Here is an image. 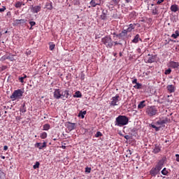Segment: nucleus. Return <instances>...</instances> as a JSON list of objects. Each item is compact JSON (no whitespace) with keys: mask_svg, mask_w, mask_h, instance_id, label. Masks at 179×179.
<instances>
[{"mask_svg":"<svg viewBox=\"0 0 179 179\" xmlns=\"http://www.w3.org/2000/svg\"><path fill=\"white\" fill-rule=\"evenodd\" d=\"M54 97L57 100L62 99V100H65L69 97V90H59L56 89L54 92Z\"/></svg>","mask_w":179,"mask_h":179,"instance_id":"f257e3e1","label":"nucleus"},{"mask_svg":"<svg viewBox=\"0 0 179 179\" xmlns=\"http://www.w3.org/2000/svg\"><path fill=\"white\" fill-rule=\"evenodd\" d=\"M129 122V118L125 115H119L115 118V127H124L128 125Z\"/></svg>","mask_w":179,"mask_h":179,"instance_id":"f03ea898","label":"nucleus"},{"mask_svg":"<svg viewBox=\"0 0 179 179\" xmlns=\"http://www.w3.org/2000/svg\"><path fill=\"white\" fill-rule=\"evenodd\" d=\"M24 93V91H23V90L18 89L13 92L10 96V99H11L12 101H15V100H20L22 99V97H23Z\"/></svg>","mask_w":179,"mask_h":179,"instance_id":"7ed1b4c3","label":"nucleus"},{"mask_svg":"<svg viewBox=\"0 0 179 179\" xmlns=\"http://www.w3.org/2000/svg\"><path fill=\"white\" fill-rule=\"evenodd\" d=\"M145 113L148 117H155V115H157L159 110H157V107L151 106H148Z\"/></svg>","mask_w":179,"mask_h":179,"instance_id":"20e7f679","label":"nucleus"},{"mask_svg":"<svg viewBox=\"0 0 179 179\" xmlns=\"http://www.w3.org/2000/svg\"><path fill=\"white\" fill-rule=\"evenodd\" d=\"M101 41L107 48H113V39L110 36H106L101 39Z\"/></svg>","mask_w":179,"mask_h":179,"instance_id":"39448f33","label":"nucleus"},{"mask_svg":"<svg viewBox=\"0 0 179 179\" xmlns=\"http://www.w3.org/2000/svg\"><path fill=\"white\" fill-rule=\"evenodd\" d=\"M111 101L110 103V106H118V101H120V95L119 94H116L115 96H113L111 99Z\"/></svg>","mask_w":179,"mask_h":179,"instance_id":"423d86ee","label":"nucleus"},{"mask_svg":"<svg viewBox=\"0 0 179 179\" xmlns=\"http://www.w3.org/2000/svg\"><path fill=\"white\" fill-rule=\"evenodd\" d=\"M145 61L146 64H153L156 61V55L148 54V57H145Z\"/></svg>","mask_w":179,"mask_h":179,"instance_id":"0eeeda50","label":"nucleus"},{"mask_svg":"<svg viewBox=\"0 0 179 179\" xmlns=\"http://www.w3.org/2000/svg\"><path fill=\"white\" fill-rule=\"evenodd\" d=\"M65 127L67 128V129L71 132V131H73L76 128V123H73L71 122H66L65 123Z\"/></svg>","mask_w":179,"mask_h":179,"instance_id":"6e6552de","label":"nucleus"},{"mask_svg":"<svg viewBox=\"0 0 179 179\" xmlns=\"http://www.w3.org/2000/svg\"><path fill=\"white\" fill-rule=\"evenodd\" d=\"M101 0H91V1L90 2V5H91L92 8H96L97 5H101Z\"/></svg>","mask_w":179,"mask_h":179,"instance_id":"1a4fd4ad","label":"nucleus"},{"mask_svg":"<svg viewBox=\"0 0 179 179\" xmlns=\"http://www.w3.org/2000/svg\"><path fill=\"white\" fill-rule=\"evenodd\" d=\"M159 173H160V171L157 169L156 166L155 168L151 169L150 171V174H151L152 177H156L157 174H159Z\"/></svg>","mask_w":179,"mask_h":179,"instance_id":"9d476101","label":"nucleus"},{"mask_svg":"<svg viewBox=\"0 0 179 179\" xmlns=\"http://www.w3.org/2000/svg\"><path fill=\"white\" fill-rule=\"evenodd\" d=\"M27 22V20L21 19V20H15L14 26H19V24H24Z\"/></svg>","mask_w":179,"mask_h":179,"instance_id":"9b49d317","label":"nucleus"},{"mask_svg":"<svg viewBox=\"0 0 179 179\" xmlns=\"http://www.w3.org/2000/svg\"><path fill=\"white\" fill-rule=\"evenodd\" d=\"M139 41H142V39L141 38V36L137 34L131 41V43L134 44H138Z\"/></svg>","mask_w":179,"mask_h":179,"instance_id":"f8f14e48","label":"nucleus"},{"mask_svg":"<svg viewBox=\"0 0 179 179\" xmlns=\"http://www.w3.org/2000/svg\"><path fill=\"white\" fill-rule=\"evenodd\" d=\"M128 35V31H127V29H124L122 31L121 33H120L119 34L116 35V37H118L119 38H122L123 37H126V36Z\"/></svg>","mask_w":179,"mask_h":179,"instance_id":"ddd939ff","label":"nucleus"},{"mask_svg":"<svg viewBox=\"0 0 179 179\" xmlns=\"http://www.w3.org/2000/svg\"><path fill=\"white\" fill-rule=\"evenodd\" d=\"M36 148H38V149L41 150V149H44V148H47V143L43 142V143H37L35 145Z\"/></svg>","mask_w":179,"mask_h":179,"instance_id":"4468645a","label":"nucleus"},{"mask_svg":"<svg viewBox=\"0 0 179 179\" xmlns=\"http://www.w3.org/2000/svg\"><path fill=\"white\" fill-rule=\"evenodd\" d=\"M31 10L33 13H38V12L41 10V6H32Z\"/></svg>","mask_w":179,"mask_h":179,"instance_id":"2eb2a0df","label":"nucleus"},{"mask_svg":"<svg viewBox=\"0 0 179 179\" xmlns=\"http://www.w3.org/2000/svg\"><path fill=\"white\" fill-rule=\"evenodd\" d=\"M169 66H170V68H173V69H176V68H178L179 62L171 61V62H169Z\"/></svg>","mask_w":179,"mask_h":179,"instance_id":"dca6fc26","label":"nucleus"},{"mask_svg":"<svg viewBox=\"0 0 179 179\" xmlns=\"http://www.w3.org/2000/svg\"><path fill=\"white\" fill-rule=\"evenodd\" d=\"M166 89L169 93H174L176 92V87L173 85H167Z\"/></svg>","mask_w":179,"mask_h":179,"instance_id":"f3484780","label":"nucleus"},{"mask_svg":"<svg viewBox=\"0 0 179 179\" xmlns=\"http://www.w3.org/2000/svg\"><path fill=\"white\" fill-rule=\"evenodd\" d=\"M155 148L153 149L152 152L155 153V155L159 153L160 150H162V147L157 144H155Z\"/></svg>","mask_w":179,"mask_h":179,"instance_id":"a211bd4d","label":"nucleus"},{"mask_svg":"<svg viewBox=\"0 0 179 179\" xmlns=\"http://www.w3.org/2000/svg\"><path fill=\"white\" fill-rule=\"evenodd\" d=\"M163 164H164V161L160 160L155 166V168H157V169H158L160 171V170L163 169Z\"/></svg>","mask_w":179,"mask_h":179,"instance_id":"6ab92c4d","label":"nucleus"},{"mask_svg":"<svg viewBox=\"0 0 179 179\" xmlns=\"http://www.w3.org/2000/svg\"><path fill=\"white\" fill-rule=\"evenodd\" d=\"M136 26V24H130L129 25V27L126 29L127 31V33H131L132 30H134Z\"/></svg>","mask_w":179,"mask_h":179,"instance_id":"aec40b11","label":"nucleus"},{"mask_svg":"<svg viewBox=\"0 0 179 179\" xmlns=\"http://www.w3.org/2000/svg\"><path fill=\"white\" fill-rule=\"evenodd\" d=\"M20 113H24L27 111V110L26 109V102H24L20 107Z\"/></svg>","mask_w":179,"mask_h":179,"instance_id":"412c9836","label":"nucleus"},{"mask_svg":"<svg viewBox=\"0 0 179 179\" xmlns=\"http://www.w3.org/2000/svg\"><path fill=\"white\" fill-rule=\"evenodd\" d=\"M167 122V118L165 119H160L159 120H158L156 124L157 125H163V124H166Z\"/></svg>","mask_w":179,"mask_h":179,"instance_id":"4be33fe9","label":"nucleus"},{"mask_svg":"<svg viewBox=\"0 0 179 179\" xmlns=\"http://www.w3.org/2000/svg\"><path fill=\"white\" fill-rule=\"evenodd\" d=\"M178 6L177 4H173L171 6V12H178Z\"/></svg>","mask_w":179,"mask_h":179,"instance_id":"5701e85b","label":"nucleus"},{"mask_svg":"<svg viewBox=\"0 0 179 179\" xmlns=\"http://www.w3.org/2000/svg\"><path fill=\"white\" fill-rule=\"evenodd\" d=\"M27 78V76L26 74H22V77L18 78V80H20L21 83H24V79H26Z\"/></svg>","mask_w":179,"mask_h":179,"instance_id":"b1692460","label":"nucleus"},{"mask_svg":"<svg viewBox=\"0 0 179 179\" xmlns=\"http://www.w3.org/2000/svg\"><path fill=\"white\" fill-rule=\"evenodd\" d=\"M144 107H146V104H145V101H142L139 103V104L138 105V108L139 109H142Z\"/></svg>","mask_w":179,"mask_h":179,"instance_id":"393cba45","label":"nucleus"},{"mask_svg":"<svg viewBox=\"0 0 179 179\" xmlns=\"http://www.w3.org/2000/svg\"><path fill=\"white\" fill-rule=\"evenodd\" d=\"M87 113V112L86 110H84V111L81 110L78 114V117H81V118H85V115H86Z\"/></svg>","mask_w":179,"mask_h":179,"instance_id":"a878e982","label":"nucleus"},{"mask_svg":"<svg viewBox=\"0 0 179 179\" xmlns=\"http://www.w3.org/2000/svg\"><path fill=\"white\" fill-rule=\"evenodd\" d=\"M45 8H47L49 10H52V3H46Z\"/></svg>","mask_w":179,"mask_h":179,"instance_id":"bb28decb","label":"nucleus"},{"mask_svg":"<svg viewBox=\"0 0 179 179\" xmlns=\"http://www.w3.org/2000/svg\"><path fill=\"white\" fill-rule=\"evenodd\" d=\"M171 37H172L173 38H178L179 37V31H178V30H176V31H175V34H173L171 35Z\"/></svg>","mask_w":179,"mask_h":179,"instance_id":"cd10ccee","label":"nucleus"},{"mask_svg":"<svg viewBox=\"0 0 179 179\" xmlns=\"http://www.w3.org/2000/svg\"><path fill=\"white\" fill-rule=\"evenodd\" d=\"M73 97H77V98L82 97V93H80V91H76L75 92V94L73 95Z\"/></svg>","mask_w":179,"mask_h":179,"instance_id":"c85d7f7f","label":"nucleus"},{"mask_svg":"<svg viewBox=\"0 0 179 179\" xmlns=\"http://www.w3.org/2000/svg\"><path fill=\"white\" fill-rule=\"evenodd\" d=\"M152 15H159V10H157V7H155V8L152 9Z\"/></svg>","mask_w":179,"mask_h":179,"instance_id":"c756f323","label":"nucleus"},{"mask_svg":"<svg viewBox=\"0 0 179 179\" xmlns=\"http://www.w3.org/2000/svg\"><path fill=\"white\" fill-rule=\"evenodd\" d=\"M131 155H132V151H131V150H127L126 152V157H131Z\"/></svg>","mask_w":179,"mask_h":179,"instance_id":"7c9ffc66","label":"nucleus"},{"mask_svg":"<svg viewBox=\"0 0 179 179\" xmlns=\"http://www.w3.org/2000/svg\"><path fill=\"white\" fill-rule=\"evenodd\" d=\"M50 128V126L48 124H45L43 125V131H48Z\"/></svg>","mask_w":179,"mask_h":179,"instance_id":"2f4dec72","label":"nucleus"},{"mask_svg":"<svg viewBox=\"0 0 179 179\" xmlns=\"http://www.w3.org/2000/svg\"><path fill=\"white\" fill-rule=\"evenodd\" d=\"M134 89H141L142 87V84L137 83L134 86Z\"/></svg>","mask_w":179,"mask_h":179,"instance_id":"473e14b6","label":"nucleus"},{"mask_svg":"<svg viewBox=\"0 0 179 179\" xmlns=\"http://www.w3.org/2000/svg\"><path fill=\"white\" fill-rule=\"evenodd\" d=\"M161 173L162 174H163V176H167V174L169 173V171H167L166 168H164L163 170L161 171Z\"/></svg>","mask_w":179,"mask_h":179,"instance_id":"72a5a7b5","label":"nucleus"},{"mask_svg":"<svg viewBox=\"0 0 179 179\" xmlns=\"http://www.w3.org/2000/svg\"><path fill=\"white\" fill-rule=\"evenodd\" d=\"M40 136H41V139H45V138H47V133L43 132L42 134H41Z\"/></svg>","mask_w":179,"mask_h":179,"instance_id":"f704fd0d","label":"nucleus"},{"mask_svg":"<svg viewBox=\"0 0 179 179\" xmlns=\"http://www.w3.org/2000/svg\"><path fill=\"white\" fill-rule=\"evenodd\" d=\"M33 167H34V170H36V169H38L40 167V162H36Z\"/></svg>","mask_w":179,"mask_h":179,"instance_id":"c9c22d12","label":"nucleus"},{"mask_svg":"<svg viewBox=\"0 0 179 179\" xmlns=\"http://www.w3.org/2000/svg\"><path fill=\"white\" fill-rule=\"evenodd\" d=\"M6 59H9V56L4 55L1 57L0 61H6Z\"/></svg>","mask_w":179,"mask_h":179,"instance_id":"e433bc0d","label":"nucleus"},{"mask_svg":"<svg viewBox=\"0 0 179 179\" xmlns=\"http://www.w3.org/2000/svg\"><path fill=\"white\" fill-rule=\"evenodd\" d=\"M171 73V69H168L164 71L165 75H170Z\"/></svg>","mask_w":179,"mask_h":179,"instance_id":"4c0bfd02","label":"nucleus"},{"mask_svg":"<svg viewBox=\"0 0 179 179\" xmlns=\"http://www.w3.org/2000/svg\"><path fill=\"white\" fill-rule=\"evenodd\" d=\"M100 136H103V134L100 131H97L95 134V138H100Z\"/></svg>","mask_w":179,"mask_h":179,"instance_id":"58836bf2","label":"nucleus"},{"mask_svg":"<svg viewBox=\"0 0 179 179\" xmlns=\"http://www.w3.org/2000/svg\"><path fill=\"white\" fill-rule=\"evenodd\" d=\"M5 178V173L3 171L0 170V179H3Z\"/></svg>","mask_w":179,"mask_h":179,"instance_id":"ea45409f","label":"nucleus"},{"mask_svg":"<svg viewBox=\"0 0 179 179\" xmlns=\"http://www.w3.org/2000/svg\"><path fill=\"white\" fill-rule=\"evenodd\" d=\"M22 5H23V3H22V2H17L15 3V8H21Z\"/></svg>","mask_w":179,"mask_h":179,"instance_id":"a19ab883","label":"nucleus"},{"mask_svg":"<svg viewBox=\"0 0 179 179\" xmlns=\"http://www.w3.org/2000/svg\"><path fill=\"white\" fill-rule=\"evenodd\" d=\"M55 48V44H54V43L50 44V51L54 50Z\"/></svg>","mask_w":179,"mask_h":179,"instance_id":"79ce46f5","label":"nucleus"},{"mask_svg":"<svg viewBox=\"0 0 179 179\" xmlns=\"http://www.w3.org/2000/svg\"><path fill=\"white\" fill-rule=\"evenodd\" d=\"M92 171V168L86 167L85 168V173H90Z\"/></svg>","mask_w":179,"mask_h":179,"instance_id":"37998d69","label":"nucleus"},{"mask_svg":"<svg viewBox=\"0 0 179 179\" xmlns=\"http://www.w3.org/2000/svg\"><path fill=\"white\" fill-rule=\"evenodd\" d=\"M29 24H30V26H31V27H33V26H36V22L31 21V22H29Z\"/></svg>","mask_w":179,"mask_h":179,"instance_id":"c03bdc74","label":"nucleus"},{"mask_svg":"<svg viewBox=\"0 0 179 179\" xmlns=\"http://www.w3.org/2000/svg\"><path fill=\"white\" fill-rule=\"evenodd\" d=\"M5 10H6V6H3L1 8H0V13L1 12H5Z\"/></svg>","mask_w":179,"mask_h":179,"instance_id":"a18cd8bd","label":"nucleus"},{"mask_svg":"<svg viewBox=\"0 0 179 179\" xmlns=\"http://www.w3.org/2000/svg\"><path fill=\"white\" fill-rule=\"evenodd\" d=\"M132 83H133V85H136V83H138V79L134 78V79L132 80Z\"/></svg>","mask_w":179,"mask_h":179,"instance_id":"49530a36","label":"nucleus"},{"mask_svg":"<svg viewBox=\"0 0 179 179\" xmlns=\"http://www.w3.org/2000/svg\"><path fill=\"white\" fill-rule=\"evenodd\" d=\"M163 2H164V0H158L157 3V5H160V3H162Z\"/></svg>","mask_w":179,"mask_h":179,"instance_id":"de8ad7c7","label":"nucleus"},{"mask_svg":"<svg viewBox=\"0 0 179 179\" xmlns=\"http://www.w3.org/2000/svg\"><path fill=\"white\" fill-rule=\"evenodd\" d=\"M176 162H178L179 163V155L176 154Z\"/></svg>","mask_w":179,"mask_h":179,"instance_id":"09e8293b","label":"nucleus"},{"mask_svg":"<svg viewBox=\"0 0 179 179\" xmlns=\"http://www.w3.org/2000/svg\"><path fill=\"white\" fill-rule=\"evenodd\" d=\"M154 129H155V131L157 132L158 131H160V127H157L155 126V127H154Z\"/></svg>","mask_w":179,"mask_h":179,"instance_id":"8fccbe9b","label":"nucleus"},{"mask_svg":"<svg viewBox=\"0 0 179 179\" xmlns=\"http://www.w3.org/2000/svg\"><path fill=\"white\" fill-rule=\"evenodd\" d=\"M126 3H129V2H132V0H124Z\"/></svg>","mask_w":179,"mask_h":179,"instance_id":"3c124183","label":"nucleus"},{"mask_svg":"<svg viewBox=\"0 0 179 179\" xmlns=\"http://www.w3.org/2000/svg\"><path fill=\"white\" fill-rule=\"evenodd\" d=\"M137 52H138V54H141L142 52V51L141 50V48L137 49Z\"/></svg>","mask_w":179,"mask_h":179,"instance_id":"603ef678","label":"nucleus"},{"mask_svg":"<svg viewBox=\"0 0 179 179\" xmlns=\"http://www.w3.org/2000/svg\"><path fill=\"white\" fill-rule=\"evenodd\" d=\"M81 79L82 80H85V74H82Z\"/></svg>","mask_w":179,"mask_h":179,"instance_id":"864d4df0","label":"nucleus"},{"mask_svg":"<svg viewBox=\"0 0 179 179\" xmlns=\"http://www.w3.org/2000/svg\"><path fill=\"white\" fill-rule=\"evenodd\" d=\"M124 138L127 140L129 139V136L128 135L124 136Z\"/></svg>","mask_w":179,"mask_h":179,"instance_id":"5fc2aeb1","label":"nucleus"},{"mask_svg":"<svg viewBox=\"0 0 179 179\" xmlns=\"http://www.w3.org/2000/svg\"><path fill=\"white\" fill-rule=\"evenodd\" d=\"M8 149V145H4L3 146V150H6Z\"/></svg>","mask_w":179,"mask_h":179,"instance_id":"6e6d98bb","label":"nucleus"},{"mask_svg":"<svg viewBox=\"0 0 179 179\" xmlns=\"http://www.w3.org/2000/svg\"><path fill=\"white\" fill-rule=\"evenodd\" d=\"M150 127H152V128H154V129H155V128L156 127V125H155V124H150Z\"/></svg>","mask_w":179,"mask_h":179,"instance_id":"4d7b16f0","label":"nucleus"},{"mask_svg":"<svg viewBox=\"0 0 179 179\" xmlns=\"http://www.w3.org/2000/svg\"><path fill=\"white\" fill-rule=\"evenodd\" d=\"M114 44H115V45H118V44H120V43H118V42L115 41V42H114Z\"/></svg>","mask_w":179,"mask_h":179,"instance_id":"13d9d810","label":"nucleus"},{"mask_svg":"<svg viewBox=\"0 0 179 179\" xmlns=\"http://www.w3.org/2000/svg\"><path fill=\"white\" fill-rule=\"evenodd\" d=\"M62 149H66V146H65V145H62Z\"/></svg>","mask_w":179,"mask_h":179,"instance_id":"bf43d9fd","label":"nucleus"},{"mask_svg":"<svg viewBox=\"0 0 179 179\" xmlns=\"http://www.w3.org/2000/svg\"><path fill=\"white\" fill-rule=\"evenodd\" d=\"M1 159H5V156L1 155Z\"/></svg>","mask_w":179,"mask_h":179,"instance_id":"052dcab7","label":"nucleus"},{"mask_svg":"<svg viewBox=\"0 0 179 179\" xmlns=\"http://www.w3.org/2000/svg\"><path fill=\"white\" fill-rule=\"evenodd\" d=\"M10 15V12L7 13V15Z\"/></svg>","mask_w":179,"mask_h":179,"instance_id":"680f3d73","label":"nucleus"},{"mask_svg":"<svg viewBox=\"0 0 179 179\" xmlns=\"http://www.w3.org/2000/svg\"><path fill=\"white\" fill-rule=\"evenodd\" d=\"M30 30H33V27L31 26V27L29 28Z\"/></svg>","mask_w":179,"mask_h":179,"instance_id":"e2e57ef3","label":"nucleus"},{"mask_svg":"<svg viewBox=\"0 0 179 179\" xmlns=\"http://www.w3.org/2000/svg\"><path fill=\"white\" fill-rule=\"evenodd\" d=\"M1 36H2V34H1V32H0V37H1Z\"/></svg>","mask_w":179,"mask_h":179,"instance_id":"0e129e2a","label":"nucleus"},{"mask_svg":"<svg viewBox=\"0 0 179 179\" xmlns=\"http://www.w3.org/2000/svg\"><path fill=\"white\" fill-rule=\"evenodd\" d=\"M1 113H0V117H1Z\"/></svg>","mask_w":179,"mask_h":179,"instance_id":"69168bd1","label":"nucleus"},{"mask_svg":"<svg viewBox=\"0 0 179 179\" xmlns=\"http://www.w3.org/2000/svg\"><path fill=\"white\" fill-rule=\"evenodd\" d=\"M29 1H31V0H29Z\"/></svg>","mask_w":179,"mask_h":179,"instance_id":"338daca9","label":"nucleus"}]
</instances>
